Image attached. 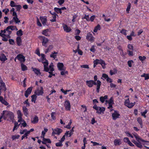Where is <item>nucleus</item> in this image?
Masks as SVG:
<instances>
[{"mask_svg":"<svg viewBox=\"0 0 149 149\" xmlns=\"http://www.w3.org/2000/svg\"><path fill=\"white\" fill-rule=\"evenodd\" d=\"M55 114L56 113L54 112H53L51 113V117L53 120H54L56 119Z\"/></svg>","mask_w":149,"mask_h":149,"instance_id":"5fc2aeb1","label":"nucleus"},{"mask_svg":"<svg viewBox=\"0 0 149 149\" xmlns=\"http://www.w3.org/2000/svg\"><path fill=\"white\" fill-rule=\"evenodd\" d=\"M137 121L141 125V127L142 128L143 127L142 125V121L141 118L140 117H138L137 119Z\"/></svg>","mask_w":149,"mask_h":149,"instance_id":"37998d69","label":"nucleus"},{"mask_svg":"<svg viewBox=\"0 0 149 149\" xmlns=\"http://www.w3.org/2000/svg\"><path fill=\"white\" fill-rule=\"evenodd\" d=\"M33 70L37 75H40L41 74L40 71L39 70L36 68H32Z\"/></svg>","mask_w":149,"mask_h":149,"instance_id":"c9c22d12","label":"nucleus"},{"mask_svg":"<svg viewBox=\"0 0 149 149\" xmlns=\"http://www.w3.org/2000/svg\"><path fill=\"white\" fill-rule=\"evenodd\" d=\"M49 30L46 29L43 30L42 32V33L46 36H49Z\"/></svg>","mask_w":149,"mask_h":149,"instance_id":"cd10ccee","label":"nucleus"},{"mask_svg":"<svg viewBox=\"0 0 149 149\" xmlns=\"http://www.w3.org/2000/svg\"><path fill=\"white\" fill-rule=\"evenodd\" d=\"M91 143H93V146H101L102 145L101 144H100L98 143H97L96 142H94L92 141H91Z\"/></svg>","mask_w":149,"mask_h":149,"instance_id":"052dcab7","label":"nucleus"},{"mask_svg":"<svg viewBox=\"0 0 149 149\" xmlns=\"http://www.w3.org/2000/svg\"><path fill=\"white\" fill-rule=\"evenodd\" d=\"M17 118L22 117V114L20 110H18L17 111Z\"/></svg>","mask_w":149,"mask_h":149,"instance_id":"ea45409f","label":"nucleus"},{"mask_svg":"<svg viewBox=\"0 0 149 149\" xmlns=\"http://www.w3.org/2000/svg\"><path fill=\"white\" fill-rule=\"evenodd\" d=\"M9 29H7V28L6 29L3 30H1V32L5 33V36L8 38H10V35L11 33V31Z\"/></svg>","mask_w":149,"mask_h":149,"instance_id":"1a4fd4ad","label":"nucleus"},{"mask_svg":"<svg viewBox=\"0 0 149 149\" xmlns=\"http://www.w3.org/2000/svg\"><path fill=\"white\" fill-rule=\"evenodd\" d=\"M20 124H18V123L17 122H15L14 123V126L13 129V131H14L15 130H17L19 127Z\"/></svg>","mask_w":149,"mask_h":149,"instance_id":"f704fd0d","label":"nucleus"},{"mask_svg":"<svg viewBox=\"0 0 149 149\" xmlns=\"http://www.w3.org/2000/svg\"><path fill=\"white\" fill-rule=\"evenodd\" d=\"M54 46L52 45H49L47 49H46L45 51V53H47L49 52H50L53 48Z\"/></svg>","mask_w":149,"mask_h":149,"instance_id":"473e14b6","label":"nucleus"},{"mask_svg":"<svg viewBox=\"0 0 149 149\" xmlns=\"http://www.w3.org/2000/svg\"><path fill=\"white\" fill-rule=\"evenodd\" d=\"M117 72V70L116 69H114L113 70H111L110 71V74L111 75L116 73Z\"/></svg>","mask_w":149,"mask_h":149,"instance_id":"58836bf2","label":"nucleus"},{"mask_svg":"<svg viewBox=\"0 0 149 149\" xmlns=\"http://www.w3.org/2000/svg\"><path fill=\"white\" fill-rule=\"evenodd\" d=\"M9 29L11 30H16L17 31L18 29L15 26H9L7 27V29Z\"/></svg>","mask_w":149,"mask_h":149,"instance_id":"2f4dec72","label":"nucleus"},{"mask_svg":"<svg viewBox=\"0 0 149 149\" xmlns=\"http://www.w3.org/2000/svg\"><path fill=\"white\" fill-rule=\"evenodd\" d=\"M63 28L64 31L67 33H68L70 32L72 30L70 27L68 26L65 24L63 25Z\"/></svg>","mask_w":149,"mask_h":149,"instance_id":"4be33fe9","label":"nucleus"},{"mask_svg":"<svg viewBox=\"0 0 149 149\" xmlns=\"http://www.w3.org/2000/svg\"><path fill=\"white\" fill-rule=\"evenodd\" d=\"M42 143L43 144H46L47 143H51V141L49 139H45L44 137L42 138Z\"/></svg>","mask_w":149,"mask_h":149,"instance_id":"b1692460","label":"nucleus"},{"mask_svg":"<svg viewBox=\"0 0 149 149\" xmlns=\"http://www.w3.org/2000/svg\"><path fill=\"white\" fill-rule=\"evenodd\" d=\"M86 82L87 85L89 87H92L94 84L96 85V91L97 93L99 92L101 84V82L99 80H97L96 82H95L93 80L87 81Z\"/></svg>","mask_w":149,"mask_h":149,"instance_id":"7ed1b4c3","label":"nucleus"},{"mask_svg":"<svg viewBox=\"0 0 149 149\" xmlns=\"http://www.w3.org/2000/svg\"><path fill=\"white\" fill-rule=\"evenodd\" d=\"M0 102L2 104L6 106L9 105V103L3 99L2 97L0 96Z\"/></svg>","mask_w":149,"mask_h":149,"instance_id":"5701e85b","label":"nucleus"},{"mask_svg":"<svg viewBox=\"0 0 149 149\" xmlns=\"http://www.w3.org/2000/svg\"><path fill=\"white\" fill-rule=\"evenodd\" d=\"M63 145L61 142L59 141V142L56 143V146L57 147H61Z\"/></svg>","mask_w":149,"mask_h":149,"instance_id":"680f3d73","label":"nucleus"},{"mask_svg":"<svg viewBox=\"0 0 149 149\" xmlns=\"http://www.w3.org/2000/svg\"><path fill=\"white\" fill-rule=\"evenodd\" d=\"M114 144L115 146L120 145L121 144L120 139H115L114 141Z\"/></svg>","mask_w":149,"mask_h":149,"instance_id":"c85d7f7f","label":"nucleus"},{"mask_svg":"<svg viewBox=\"0 0 149 149\" xmlns=\"http://www.w3.org/2000/svg\"><path fill=\"white\" fill-rule=\"evenodd\" d=\"M107 98V95H106L103 97H100V100L103 103L105 101V100Z\"/></svg>","mask_w":149,"mask_h":149,"instance_id":"72a5a7b5","label":"nucleus"},{"mask_svg":"<svg viewBox=\"0 0 149 149\" xmlns=\"http://www.w3.org/2000/svg\"><path fill=\"white\" fill-rule=\"evenodd\" d=\"M132 134L136 138L137 141L142 140H141V138L136 133L134 132L132 133Z\"/></svg>","mask_w":149,"mask_h":149,"instance_id":"c756f323","label":"nucleus"},{"mask_svg":"<svg viewBox=\"0 0 149 149\" xmlns=\"http://www.w3.org/2000/svg\"><path fill=\"white\" fill-rule=\"evenodd\" d=\"M54 11L56 12L57 13H60L61 14L62 13V11L60 10V8L55 7L54 8Z\"/></svg>","mask_w":149,"mask_h":149,"instance_id":"4c0bfd02","label":"nucleus"},{"mask_svg":"<svg viewBox=\"0 0 149 149\" xmlns=\"http://www.w3.org/2000/svg\"><path fill=\"white\" fill-rule=\"evenodd\" d=\"M19 137V135H13L12 136V138L13 140H15L18 139Z\"/></svg>","mask_w":149,"mask_h":149,"instance_id":"de8ad7c7","label":"nucleus"},{"mask_svg":"<svg viewBox=\"0 0 149 149\" xmlns=\"http://www.w3.org/2000/svg\"><path fill=\"white\" fill-rule=\"evenodd\" d=\"M34 93L36 95L38 96L42 95L43 93V88L42 87H41L40 88L37 89L36 90Z\"/></svg>","mask_w":149,"mask_h":149,"instance_id":"9d476101","label":"nucleus"},{"mask_svg":"<svg viewBox=\"0 0 149 149\" xmlns=\"http://www.w3.org/2000/svg\"><path fill=\"white\" fill-rule=\"evenodd\" d=\"M38 117L37 116H35L31 118V123L34 124H36L38 123Z\"/></svg>","mask_w":149,"mask_h":149,"instance_id":"a211bd4d","label":"nucleus"},{"mask_svg":"<svg viewBox=\"0 0 149 149\" xmlns=\"http://www.w3.org/2000/svg\"><path fill=\"white\" fill-rule=\"evenodd\" d=\"M93 108L96 111V113L99 114H103L105 111V108L103 107H98L96 105H95L93 106Z\"/></svg>","mask_w":149,"mask_h":149,"instance_id":"20e7f679","label":"nucleus"},{"mask_svg":"<svg viewBox=\"0 0 149 149\" xmlns=\"http://www.w3.org/2000/svg\"><path fill=\"white\" fill-rule=\"evenodd\" d=\"M0 89L4 91H5L7 89L5 83L2 80H0Z\"/></svg>","mask_w":149,"mask_h":149,"instance_id":"4468645a","label":"nucleus"},{"mask_svg":"<svg viewBox=\"0 0 149 149\" xmlns=\"http://www.w3.org/2000/svg\"><path fill=\"white\" fill-rule=\"evenodd\" d=\"M52 130L53 131L52 135L53 136H54L55 134L59 135L63 132L62 130L58 128H56L55 129L52 128Z\"/></svg>","mask_w":149,"mask_h":149,"instance_id":"0eeeda50","label":"nucleus"},{"mask_svg":"<svg viewBox=\"0 0 149 149\" xmlns=\"http://www.w3.org/2000/svg\"><path fill=\"white\" fill-rule=\"evenodd\" d=\"M105 102L107 104L108 103V104H112L113 103V97H111V98L109 101L106 100Z\"/></svg>","mask_w":149,"mask_h":149,"instance_id":"a18cd8bd","label":"nucleus"},{"mask_svg":"<svg viewBox=\"0 0 149 149\" xmlns=\"http://www.w3.org/2000/svg\"><path fill=\"white\" fill-rule=\"evenodd\" d=\"M9 41L10 44V45H13L14 44V41L12 39H9Z\"/></svg>","mask_w":149,"mask_h":149,"instance_id":"69168bd1","label":"nucleus"},{"mask_svg":"<svg viewBox=\"0 0 149 149\" xmlns=\"http://www.w3.org/2000/svg\"><path fill=\"white\" fill-rule=\"evenodd\" d=\"M61 72V74L62 75H64L66 73H67V71H65V70H62Z\"/></svg>","mask_w":149,"mask_h":149,"instance_id":"774afa93","label":"nucleus"},{"mask_svg":"<svg viewBox=\"0 0 149 149\" xmlns=\"http://www.w3.org/2000/svg\"><path fill=\"white\" fill-rule=\"evenodd\" d=\"M15 7H16V8L17 11H19L22 8L21 6L20 5H16Z\"/></svg>","mask_w":149,"mask_h":149,"instance_id":"bf43d9fd","label":"nucleus"},{"mask_svg":"<svg viewBox=\"0 0 149 149\" xmlns=\"http://www.w3.org/2000/svg\"><path fill=\"white\" fill-rule=\"evenodd\" d=\"M16 5L15 2L13 1H11L10 2V6L12 7H15Z\"/></svg>","mask_w":149,"mask_h":149,"instance_id":"0e129e2a","label":"nucleus"},{"mask_svg":"<svg viewBox=\"0 0 149 149\" xmlns=\"http://www.w3.org/2000/svg\"><path fill=\"white\" fill-rule=\"evenodd\" d=\"M135 103V102L134 103H130L129 99L128 98L125 100L124 102V104L125 106L128 107V108H131L134 105Z\"/></svg>","mask_w":149,"mask_h":149,"instance_id":"6e6552de","label":"nucleus"},{"mask_svg":"<svg viewBox=\"0 0 149 149\" xmlns=\"http://www.w3.org/2000/svg\"><path fill=\"white\" fill-rule=\"evenodd\" d=\"M148 112V110H145V111L143 112H141V115L143 116L145 118L146 117V114Z\"/></svg>","mask_w":149,"mask_h":149,"instance_id":"8fccbe9b","label":"nucleus"},{"mask_svg":"<svg viewBox=\"0 0 149 149\" xmlns=\"http://www.w3.org/2000/svg\"><path fill=\"white\" fill-rule=\"evenodd\" d=\"M40 19L43 25L45 26L46 25V23L47 21L46 17L41 16L40 17Z\"/></svg>","mask_w":149,"mask_h":149,"instance_id":"412c9836","label":"nucleus"},{"mask_svg":"<svg viewBox=\"0 0 149 149\" xmlns=\"http://www.w3.org/2000/svg\"><path fill=\"white\" fill-rule=\"evenodd\" d=\"M41 56V61L43 65L44 70L46 72H48L49 73V74L48 76L49 77L51 78L53 76H55V74H53V72L54 71L53 63H51L48 67V61L45 58V55L44 54H42Z\"/></svg>","mask_w":149,"mask_h":149,"instance_id":"f257e3e1","label":"nucleus"},{"mask_svg":"<svg viewBox=\"0 0 149 149\" xmlns=\"http://www.w3.org/2000/svg\"><path fill=\"white\" fill-rule=\"evenodd\" d=\"M100 26L99 25H98L97 26L95 27L94 28L93 31L94 32H97L98 30H100Z\"/></svg>","mask_w":149,"mask_h":149,"instance_id":"79ce46f5","label":"nucleus"},{"mask_svg":"<svg viewBox=\"0 0 149 149\" xmlns=\"http://www.w3.org/2000/svg\"><path fill=\"white\" fill-rule=\"evenodd\" d=\"M7 59L6 56L3 54L0 55V60L2 62H4Z\"/></svg>","mask_w":149,"mask_h":149,"instance_id":"a878e982","label":"nucleus"},{"mask_svg":"<svg viewBox=\"0 0 149 149\" xmlns=\"http://www.w3.org/2000/svg\"><path fill=\"white\" fill-rule=\"evenodd\" d=\"M131 8V3H128V5L127 6V7L126 9V11L127 13H129V11L130 10V8Z\"/></svg>","mask_w":149,"mask_h":149,"instance_id":"864d4df0","label":"nucleus"},{"mask_svg":"<svg viewBox=\"0 0 149 149\" xmlns=\"http://www.w3.org/2000/svg\"><path fill=\"white\" fill-rule=\"evenodd\" d=\"M82 19H85L87 21H90V18L89 17L88 15H85L82 18Z\"/></svg>","mask_w":149,"mask_h":149,"instance_id":"603ef678","label":"nucleus"},{"mask_svg":"<svg viewBox=\"0 0 149 149\" xmlns=\"http://www.w3.org/2000/svg\"><path fill=\"white\" fill-rule=\"evenodd\" d=\"M58 54V53L57 52L54 51L50 55V57L54 59L56 58Z\"/></svg>","mask_w":149,"mask_h":149,"instance_id":"393cba45","label":"nucleus"},{"mask_svg":"<svg viewBox=\"0 0 149 149\" xmlns=\"http://www.w3.org/2000/svg\"><path fill=\"white\" fill-rule=\"evenodd\" d=\"M16 58L21 62H24L25 61V57L21 54L17 55Z\"/></svg>","mask_w":149,"mask_h":149,"instance_id":"f3484780","label":"nucleus"},{"mask_svg":"<svg viewBox=\"0 0 149 149\" xmlns=\"http://www.w3.org/2000/svg\"><path fill=\"white\" fill-rule=\"evenodd\" d=\"M86 38L87 40L91 42H94L95 39V38L90 33H88L87 34Z\"/></svg>","mask_w":149,"mask_h":149,"instance_id":"ddd939ff","label":"nucleus"},{"mask_svg":"<svg viewBox=\"0 0 149 149\" xmlns=\"http://www.w3.org/2000/svg\"><path fill=\"white\" fill-rule=\"evenodd\" d=\"M37 95H36L35 94V95H33L31 96V97L32 98L31 101L32 102H35L36 99L37 98Z\"/></svg>","mask_w":149,"mask_h":149,"instance_id":"c03bdc74","label":"nucleus"},{"mask_svg":"<svg viewBox=\"0 0 149 149\" xmlns=\"http://www.w3.org/2000/svg\"><path fill=\"white\" fill-rule=\"evenodd\" d=\"M57 67L59 70H65V68L63 64V63H58L57 64Z\"/></svg>","mask_w":149,"mask_h":149,"instance_id":"aec40b11","label":"nucleus"},{"mask_svg":"<svg viewBox=\"0 0 149 149\" xmlns=\"http://www.w3.org/2000/svg\"><path fill=\"white\" fill-rule=\"evenodd\" d=\"M133 63V61L132 60H130L129 61L127 62V63L128 65V66L130 67H131L132 66V63Z\"/></svg>","mask_w":149,"mask_h":149,"instance_id":"e2e57ef3","label":"nucleus"},{"mask_svg":"<svg viewBox=\"0 0 149 149\" xmlns=\"http://www.w3.org/2000/svg\"><path fill=\"white\" fill-rule=\"evenodd\" d=\"M64 105L66 111H70L71 108L70 103L69 100H66L64 102Z\"/></svg>","mask_w":149,"mask_h":149,"instance_id":"f8f14e48","label":"nucleus"},{"mask_svg":"<svg viewBox=\"0 0 149 149\" xmlns=\"http://www.w3.org/2000/svg\"><path fill=\"white\" fill-rule=\"evenodd\" d=\"M123 141L127 143H129L130 141L129 138L127 137L124 138Z\"/></svg>","mask_w":149,"mask_h":149,"instance_id":"4d7b16f0","label":"nucleus"},{"mask_svg":"<svg viewBox=\"0 0 149 149\" xmlns=\"http://www.w3.org/2000/svg\"><path fill=\"white\" fill-rule=\"evenodd\" d=\"M127 47L130 50H133V47L132 44H129L127 45Z\"/></svg>","mask_w":149,"mask_h":149,"instance_id":"13d9d810","label":"nucleus"},{"mask_svg":"<svg viewBox=\"0 0 149 149\" xmlns=\"http://www.w3.org/2000/svg\"><path fill=\"white\" fill-rule=\"evenodd\" d=\"M141 140H139V141H137V142H136L135 143V145L137 146V147L140 148H142L143 147V146L142 145V144L141 143V142H146V141L143 139H142Z\"/></svg>","mask_w":149,"mask_h":149,"instance_id":"2eb2a0df","label":"nucleus"},{"mask_svg":"<svg viewBox=\"0 0 149 149\" xmlns=\"http://www.w3.org/2000/svg\"><path fill=\"white\" fill-rule=\"evenodd\" d=\"M73 134V133L70 131H68L65 133V135L67 137H70Z\"/></svg>","mask_w":149,"mask_h":149,"instance_id":"e433bc0d","label":"nucleus"},{"mask_svg":"<svg viewBox=\"0 0 149 149\" xmlns=\"http://www.w3.org/2000/svg\"><path fill=\"white\" fill-rule=\"evenodd\" d=\"M32 89V87H31L29 88L25 91V96L26 97H27L29 95L31 94Z\"/></svg>","mask_w":149,"mask_h":149,"instance_id":"6ab92c4d","label":"nucleus"},{"mask_svg":"<svg viewBox=\"0 0 149 149\" xmlns=\"http://www.w3.org/2000/svg\"><path fill=\"white\" fill-rule=\"evenodd\" d=\"M120 116L118 111H114L113 113L112 114V118L114 120H115L119 118Z\"/></svg>","mask_w":149,"mask_h":149,"instance_id":"9b49d317","label":"nucleus"},{"mask_svg":"<svg viewBox=\"0 0 149 149\" xmlns=\"http://www.w3.org/2000/svg\"><path fill=\"white\" fill-rule=\"evenodd\" d=\"M47 131L48 129H47L46 128H44V130L42 132V136H41L42 138H43V137H44L45 133L47 132Z\"/></svg>","mask_w":149,"mask_h":149,"instance_id":"a19ab883","label":"nucleus"},{"mask_svg":"<svg viewBox=\"0 0 149 149\" xmlns=\"http://www.w3.org/2000/svg\"><path fill=\"white\" fill-rule=\"evenodd\" d=\"M3 117L4 120L10 121L13 119L14 116V114L11 111H3Z\"/></svg>","mask_w":149,"mask_h":149,"instance_id":"f03ea898","label":"nucleus"},{"mask_svg":"<svg viewBox=\"0 0 149 149\" xmlns=\"http://www.w3.org/2000/svg\"><path fill=\"white\" fill-rule=\"evenodd\" d=\"M39 37L40 38H42L43 39L42 45L44 46H46V44L49 41L48 39L45 37L42 36H40Z\"/></svg>","mask_w":149,"mask_h":149,"instance_id":"dca6fc26","label":"nucleus"},{"mask_svg":"<svg viewBox=\"0 0 149 149\" xmlns=\"http://www.w3.org/2000/svg\"><path fill=\"white\" fill-rule=\"evenodd\" d=\"M18 120H17V123H21L24 122L25 120L22 118V117L19 118H17Z\"/></svg>","mask_w":149,"mask_h":149,"instance_id":"3c124183","label":"nucleus"},{"mask_svg":"<svg viewBox=\"0 0 149 149\" xmlns=\"http://www.w3.org/2000/svg\"><path fill=\"white\" fill-rule=\"evenodd\" d=\"M126 31V30L125 29H123L120 31V32L122 33L126 36L127 35Z\"/></svg>","mask_w":149,"mask_h":149,"instance_id":"338daca9","label":"nucleus"},{"mask_svg":"<svg viewBox=\"0 0 149 149\" xmlns=\"http://www.w3.org/2000/svg\"><path fill=\"white\" fill-rule=\"evenodd\" d=\"M13 14H14V15H13V17L12 19L10 21V24H12L13 22H14L16 24H19V23H20L21 21L17 17V13H13Z\"/></svg>","mask_w":149,"mask_h":149,"instance_id":"423d86ee","label":"nucleus"},{"mask_svg":"<svg viewBox=\"0 0 149 149\" xmlns=\"http://www.w3.org/2000/svg\"><path fill=\"white\" fill-rule=\"evenodd\" d=\"M21 67L22 70V71H25L27 69L26 66L24 64L22 63L21 64Z\"/></svg>","mask_w":149,"mask_h":149,"instance_id":"49530a36","label":"nucleus"},{"mask_svg":"<svg viewBox=\"0 0 149 149\" xmlns=\"http://www.w3.org/2000/svg\"><path fill=\"white\" fill-rule=\"evenodd\" d=\"M23 111L24 115L27 117L28 115V110L25 107H23L22 108Z\"/></svg>","mask_w":149,"mask_h":149,"instance_id":"bb28decb","label":"nucleus"},{"mask_svg":"<svg viewBox=\"0 0 149 149\" xmlns=\"http://www.w3.org/2000/svg\"><path fill=\"white\" fill-rule=\"evenodd\" d=\"M17 43L18 46L22 45V40L20 37H17L16 38Z\"/></svg>","mask_w":149,"mask_h":149,"instance_id":"7c9ffc66","label":"nucleus"},{"mask_svg":"<svg viewBox=\"0 0 149 149\" xmlns=\"http://www.w3.org/2000/svg\"><path fill=\"white\" fill-rule=\"evenodd\" d=\"M139 59L142 62L144 61L146 58L145 56H139Z\"/></svg>","mask_w":149,"mask_h":149,"instance_id":"6e6d98bb","label":"nucleus"},{"mask_svg":"<svg viewBox=\"0 0 149 149\" xmlns=\"http://www.w3.org/2000/svg\"><path fill=\"white\" fill-rule=\"evenodd\" d=\"M17 35L19 36H21L23 35L22 32V30H19L17 32Z\"/></svg>","mask_w":149,"mask_h":149,"instance_id":"09e8293b","label":"nucleus"},{"mask_svg":"<svg viewBox=\"0 0 149 149\" xmlns=\"http://www.w3.org/2000/svg\"><path fill=\"white\" fill-rule=\"evenodd\" d=\"M93 63L97 64V65L98 64H100L103 69H104L106 68V64L104 61L101 59L100 60L98 59H96L93 61Z\"/></svg>","mask_w":149,"mask_h":149,"instance_id":"39448f33","label":"nucleus"}]
</instances>
